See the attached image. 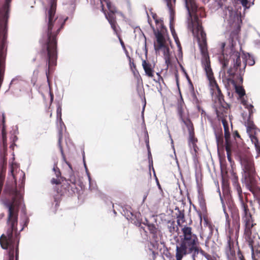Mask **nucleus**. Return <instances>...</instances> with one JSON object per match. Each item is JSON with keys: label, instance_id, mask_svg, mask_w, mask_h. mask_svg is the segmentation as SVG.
<instances>
[{"label": "nucleus", "instance_id": "obj_53", "mask_svg": "<svg viewBox=\"0 0 260 260\" xmlns=\"http://www.w3.org/2000/svg\"><path fill=\"white\" fill-rule=\"evenodd\" d=\"M152 17H153V19L155 20V22H156V23H158V21L157 19H156V18L157 17V15H156V14L155 13H153L152 12Z\"/></svg>", "mask_w": 260, "mask_h": 260}, {"label": "nucleus", "instance_id": "obj_24", "mask_svg": "<svg viewBox=\"0 0 260 260\" xmlns=\"http://www.w3.org/2000/svg\"><path fill=\"white\" fill-rule=\"evenodd\" d=\"M62 138V130L59 129L58 132V145L59 148V150L62 157V159L65 161L66 160V157L65 155L63 153V148L61 146V140Z\"/></svg>", "mask_w": 260, "mask_h": 260}, {"label": "nucleus", "instance_id": "obj_36", "mask_svg": "<svg viewBox=\"0 0 260 260\" xmlns=\"http://www.w3.org/2000/svg\"><path fill=\"white\" fill-rule=\"evenodd\" d=\"M85 171H86V173L87 174V176L88 177V181H89V188L92 190L93 189V187H92V183L91 182V178L90 176V173L89 172H88V169H87V167H86L85 168Z\"/></svg>", "mask_w": 260, "mask_h": 260}, {"label": "nucleus", "instance_id": "obj_32", "mask_svg": "<svg viewBox=\"0 0 260 260\" xmlns=\"http://www.w3.org/2000/svg\"><path fill=\"white\" fill-rule=\"evenodd\" d=\"M247 131L249 132L255 128L256 126L251 119H248L247 121Z\"/></svg>", "mask_w": 260, "mask_h": 260}, {"label": "nucleus", "instance_id": "obj_12", "mask_svg": "<svg viewBox=\"0 0 260 260\" xmlns=\"http://www.w3.org/2000/svg\"><path fill=\"white\" fill-rule=\"evenodd\" d=\"M245 223V231L247 233L248 236L249 237L248 243L249 245L251 248L252 250H253V241L250 239V235L251 234V229L254 226V224L252 223V216L243 219Z\"/></svg>", "mask_w": 260, "mask_h": 260}, {"label": "nucleus", "instance_id": "obj_16", "mask_svg": "<svg viewBox=\"0 0 260 260\" xmlns=\"http://www.w3.org/2000/svg\"><path fill=\"white\" fill-rule=\"evenodd\" d=\"M142 66L146 74L149 77H153L154 76V71L152 68L151 65L147 62L146 60H143L142 62Z\"/></svg>", "mask_w": 260, "mask_h": 260}, {"label": "nucleus", "instance_id": "obj_52", "mask_svg": "<svg viewBox=\"0 0 260 260\" xmlns=\"http://www.w3.org/2000/svg\"><path fill=\"white\" fill-rule=\"evenodd\" d=\"M148 192H146L144 196H143V201H142V203H144L145 201V200L146 199L147 196H148Z\"/></svg>", "mask_w": 260, "mask_h": 260}, {"label": "nucleus", "instance_id": "obj_40", "mask_svg": "<svg viewBox=\"0 0 260 260\" xmlns=\"http://www.w3.org/2000/svg\"><path fill=\"white\" fill-rule=\"evenodd\" d=\"M189 140L192 143H194L197 140L194 137V131L190 132V133H189Z\"/></svg>", "mask_w": 260, "mask_h": 260}, {"label": "nucleus", "instance_id": "obj_4", "mask_svg": "<svg viewBox=\"0 0 260 260\" xmlns=\"http://www.w3.org/2000/svg\"><path fill=\"white\" fill-rule=\"evenodd\" d=\"M236 45V41L232 37L229 39V48H225V43H222L221 45V53L219 55L218 59L222 67L220 72L223 73L222 76L225 75V69L230 66L227 70V74H236L241 82L247 64L253 66L255 63V60L250 54L243 53L242 56V63L240 53L235 49Z\"/></svg>", "mask_w": 260, "mask_h": 260}, {"label": "nucleus", "instance_id": "obj_47", "mask_svg": "<svg viewBox=\"0 0 260 260\" xmlns=\"http://www.w3.org/2000/svg\"><path fill=\"white\" fill-rule=\"evenodd\" d=\"M249 112V117L248 119H251V117L252 116L253 113V108H251L250 110H248Z\"/></svg>", "mask_w": 260, "mask_h": 260}, {"label": "nucleus", "instance_id": "obj_1", "mask_svg": "<svg viewBox=\"0 0 260 260\" xmlns=\"http://www.w3.org/2000/svg\"><path fill=\"white\" fill-rule=\"evenodd\" d=\"M22 173L21 183L19 184L20 190L16 187L12 188L10 190L12 201H7L4 203L5 206L8 209L7 229L6 235L2 234L0 237V244L3 249L8 250L7 260L18 259L20 232L27 225L29 221V218L25 213L23 218L22 227L20 231L18 232V212L22 199V195L20 191L24 190L25 180V174L23 172Z\"/></svg>", "mask_w": 260, "mask_h": 260}, {"label": "nucleus", "instance_id": "obj_39", "mask_svg": "<svg viewBox=\"0 0 260 260\" xmlns=\"http://www.w3.org/2000/svg\"><path fill=\"white\" fill-rule=\"evenodd\" d=\"M53 171L54 172L56 177L58 178L61 176V173L57 167H54L53 168Z\"/></svg>", "mask_w": 260, "mask_h": 260}, {"label": "nucleus", "instance_id": "obj_8", "mask_svg": "<svg viewBox=\"0 0 260 260\" xmlns=\"http://www.w3.org/2000/svg\"><path fill=\"white\" fill-rule=\"evenodd\" d=\"M222 16L224 22L227 23L226 27L229 28L237 26L240 19L239 14L232 6H224Z\"/></svg>", "mask_w": 260, "mask_h": 260}, {"label": "nucleus", "instance_id": "obj_28", "mask_svg": "<svg viewBox=\"0 0 260 260\" xmlns=\"http://www.w3.org/2000/svg\"><path fill=\"white\" fill-rule=\"evenodd\" d=\"M56 113H57V118H59V124L60 126V128H62V126L65 127V125L63 123L62 119H61V107L60 106H58L56 110Z\"/></svg>", "mask_w": 260, "mask_h": 260}, {"label": "nucleus", "instance_id": "obj_49", "mask_svg": "<svg viewBox=\"0 0 260 260\" xmlns=\"http://www.w3.org/2000/svg\"><path fill=\"white\" fill-rule=\"evenodd\" d=\"M245 107L248 110H250V109L254 108L253 106L251 104H247Z\"/></svg>", "mask_w": 260, "mask_h": 260}, {"label": "nucleus", "instance_id": "obj_5", "mask_svg": "<svg viewBox=\"0 0 260 260\" xmlns=\"http://www.w3.org/2000/svg\"><path fill=\"white\" fill-rule=\"evenodd\" d=\"M228 160L230 162H232L231 152L234 151L238 155L242 170V181L245 184L247 189L253 192V187L256 185L255 179L256 172L254 162L251 158L243 154L238 147L235 145L225 146Z\"/></svg>", "mask_w": 260, "mask_h": 260}, {"label": "nucleus", "instance_id": "obj_20", "mask_svg": "<svg viewBox=\"0 0 260 260\" xmlns=\"http://www.w3.org/2000/svg\"><path fill=\"white\" fill-rule=\"evenodd\" d=\"M161 49L162 50L166 63H170V53L169 48L165 44H164Z\"/></svg>", "mask_w": 260, "mask_h": 260}, {"label": "nucleus", "instance_id": "obj_35", "mask_svg": "<svg viewBox=\"0 0 260 260\" xmlns=\"http://www.w3.org/2000/svg\"><path fill=\"white\" fill-rule=\"evenodd\" d=\"M232 182L233 185L239 184L238 177L237 175L234 172H232Z\"/></svg>", "mask_w": 260, "mask_h": 260}, {"label": "nucleus", "instance_id": "obj_58", "mask_svg": "<svg viewBox=\"0 0 260 260\" xmlns=\"http://www.w3.org/2000/svg\"><path fill=\"white\" fill-rule=\"evenodd\" d=\"M75 5H74V4H72V9H71V12L72 14H73L75 10Z\"/></svg>", "mask_w": 260, "mask_h": 260}, {"label": "nucleus", "instance_id": "obj_43", "mask_svg": "<svg viewBox=\"0 0 260 260\" xmlns=\"http://www.w3.org/2000/svg\"><path fill=\"white\" fill-rule=\"evenodd\" d=\"M207 260H214V257L212 256V255L206 253L205 255L204 256Z\"/></svg>", "mask_w": 260, "mask_h": 260}, {"label": "nucleus", "instance_id": "obj_59", "mask_svg": "<svg viewBox=\"0 0 260 260\" xmlns=\"http://www.w3.org/2000/svg\"><path fill=\"white\" fill-rule=\"evenodd\" d=\"M254 43L258 47H260V40H255Z\"/></svg>", "mask_w": 260, "mask_h": 260}, {"label": "nucleus", "instance_id": "obj_63", "mask_svg": "<svg viewBox=\"0 0 260 260\" xmlns=\"http://www.w3.org/2000/svg\"><path fill=\"white\" fill-rule=\"evenodd\" d=\"M185 76H186L187 79L188 80V82L190 83L191 82L190 80L189 76H188L186 72H185Z\"/></svg>", "mask_w": 260, "mask_h": 260}, {"label": "nucleus", "instance_id": "obj_17", "mask_svg": "<svg viewBox=\"0 0 260 260\" xmlns=\"http://www.w3.org/2000/svg\"><path fill=\"white\" fill-rule=\"evenodd\" d=\"M214 134L215 136L217 145L223 146V137L221 129L215 130Z\"/></svg>", "mask_w": 260, "mask_h": 260}, {"label": "nucleus", "instance_id": "obj_51", "mask_svg": "<svg viewBox=\"0 0 260 260\" xmlns=\"http://www.w3.org/2000/svg\"><path fill=\"white\" fill-rule=\"evenodd\" d=\"M156 75L158 76L157 80H155V79H154V81H155L156 82H157L159 81L160 79L162 80V78L161 77L160 74L159 73H156Z\"/></svg>", "mask_w": 260, "mask_h": 260}, {"label": "nucleus", "instance_id": "obj_2", "mask_svg": "<svg viewBox=\"0 0 260 260\" xmlns=\"http://www.w3.org/2000/svg\"><path fill=\"white\" fill-rule=\"evenodd\" d=\"M57 0H50L49 8L46 9V20L47 28L43 35L41 41L42 44V54L46 59L48 69L46 71L47 81L49 74L52 72V66H56L57 58L56 36L63 27L69 17L58 18L56 15Z\"/></svg>", "mask_w": 260, "mask_h": 260}, {"label": "nucleus", "instance_id": "obj_46", "mask_svg": "<svg viewBox=\"0 0 260 260\" xmlns=\"http://www.w3.org/2000/svg\"><path fill=\"white\" fill-rule=\"evenodd\" d=\"M168 132H169V131L168 130ZM169 137L171 139V144H172V147L173 148V150H174V154H175V148H174V144H173V140L171 137V134H170V132H169Z\"/></svg>", "mask_w": 260, "mask_h": 260}, {"label": "nucleus", "instance_id": "obj_25", "mask_svg": "<svg viewBox=\"0 0 260 260\" xmlns=\"http://www.w3.org/2000/svg\"><path fill=\"white\" fill-rule=\"evenodd\" d=\"M180 120L184 123L186 126L188 133H190V132L193 131V124L189 119L185 120L183 117L180 118Z\"/></svg>", "mask_w": 260, "mask_h": 260}, {"label": "nucleus", "instance_id": "obj_54", "mask_svg": "<svg viewBox=\"0 0 260 260\" xmlns=\"http://www.w3.org/2000/svg\"><path fill=\"white\" fill-rule=\"evenodd\" d=\"M233 136L235 138L236 137H237V138H240V135L239 134V133H238L237 131H235L234 134H233Z\"/></svg>", "mask_w": 260, "mask_h": 260}, {"label": "nucleus", "instance_id": "obj_62", "mask_svg": "<svg viewBox=\"0 0 260 260\" xmlns=\"http://www.w3.org/2000/svg\"><path fill=\"white\" fill-rule=\"evenodd\" d=\"M185 76H186L187 79L188 80V82L190 83L191 82L190 80L189 76H188L186 72H185Z\"/></svg>", "mask_w": 260, "mask_h": 260}, {"label": "nucleus", "instance_id": "obj_15", "mask_svg": "<svg viewBox=\"0 0 260 260\" xmlns=\"http://www.w3.org/2000/svg\"><path fill=\"white\" fill-rule=\"evenodd\" d=\"M225 252L228 260H231L235 255V251L233 249V245L230 241L228 242L225 249Z\"/></svg>", "mask_w": 260, "mask_h": 260}, {"label": "nucleus", "instance_id": "obj_34", "mask_svg": "<svg viewBox=\"0 0 260 260\" xmlns=\"http://www.w3.org/2000/svg\"><path fill=\"white\" fill-rule=\"evenodd\" d=\"M184 211H179L178 213H176V218L177 219L181 220L182 222L184 221Z\"/></svg>", "mask_w": 260, "mask_h": 260}, {"label": "nucleus", "instance_id": "obj_9", "mask_svg": "<svg viewBox=\"0 0 260 260\" xmlns=\"http://www.w3.org/2000/svg\"><path fill=\"white\" fill-rule=\"evenodd\" d=\"M122 214L132 223L143 229V227L141 226L140 217L141 215L140 212H134L129 206L126 205L122 208Z\"/></svg>", "mask_w": 260, "mask_h": 260}, {"label": "nucleus", "instance_id": "obj_44", "mask_svg": "<svg viewBox=\"0 0 260 260\" xmlns=\"http://www.w3.org/2000/svg\"><path fill=\"white\" fill-rule=\"evenodd\" d=\"M52 184H59L60 183V182L57 179L52 178L51 181Z\"/></svg>", "mask_w": 260, "mask_h": 260}, {"label": "nucleus", "instance_id": "obj_48", "mask_svg": "<svg viewBox=\"0 0 260 260\" xmlns=\"http://www.w3.org/2000/svg\"><path fill=\"white\" fill-rule=\"evenodd\" d=\"M198 254L200 253L203 256H204L205 254L206 253L204 250H203L202 249H199L198 247Z\"/></svg>", "mask_w": 260, "mask_h": 260}, {"label": "nucleus", "instance_id": "obj_10", "mask_svg": "<svg viewBox=\"0 0 260 260\" xmlns=\"http://www.w3.org/2000/svg\"><path fill=\"white\" fill-rule=\"evenodd\" d=\"M166 3L168 8L169 9L170 11V28L172 33V35L174 38V39L175 40V42L177 46V47L178 48V51L179 52L182 53L181 51V44L180 43L179 38H178V36L176 33L174 25H173V21H174V14L175 12L174 10L172 9V4L170 0H166Z\"/></svg>", "mask_w": 260, "mask_h": 260}, {"label": "nucleus", "instance_id": "obj_19", "mask_svg": "<svg viewBox=\"0 0 260 260\" xmlns=\"http://www.w3.org/2000/svg\"><path fill=\"white\" fill-rule=\"evenodd\" d=\"M224 128V138L225 140V146H231V145H234L231 142L230 140V133L228 129V128H227L223 121H222Z\"/></svg>", "mask_w": 260, "mask_h": 260}, {"label": "nucleus", "instance_id": "obj_6", "mask_svg": "<svg viewBox=\"0 0 260 260\" xmlns=\"http://www.w3.org/2000/svg\"><path fill=\"white\" fill-rule=\"evenodd\" d=\"M183 238L181 237L180 243L176 246L177 255L179 258L181 256L180 253H185L186 245L189 249L193 247V243H196V237L192 234L191 228L189 226H184L182 229Z\"/></svg>", "mask_w": 260, "mask_h": 260}, {"label": "nucleus", "instance_id": "obj_23", "mask_svg": "<svg viewBox=\"0 0 260 260\" xmlns=\"http://www.w3.org/2000/svg\"><path fill=\"white\" fill-rule=\"evenodd\" d=\"M233 218V226H235L236 230L237 231H239L240 229V217L238 214L235 213L233 214L232 213V215Z\"/></svg>", "mask_w": 260, "mask_h": 260}, {"label": "nucleus", "instance_id": "obj_64", "mask_svg": "<svg viewBox=\"0 0 260 260\" xmlns=\"http://www.w3.org/2000/svg\"><path fill=\"white\" fill-rule=\"evenodd\" d=\"M181 220H179V219H177V225L179 226H181Z\"/></svg>", "mask_w": 260, "mask_h": 260}, {"label": "nucleus", "instance_id": "obj_27", "mask_svg": "<svg viewBox=\"0 0 260 260\" xmlns=\"http://www.w3.org/2000/svg\"><path fill=\"white\" fill-rule=\"evenodd\" d=\"M184 102L183 101L178 103L177 106V111L180 119L183 117Z\"/></svg>", "mask_w": 260, "mask_h": 260}, {"label": "nucleus", "instance_id": "obj_37", "mask_svg": "<svg viewBox=\"0 0 260 260\" xmlns=\"http://www.w3.org/2000/svg\"><path fill=\"white\" fill-rule=\"evenodd\" d=\"M239 1L242 5L245 8V9H248L250 7L251 4L250 3L248 5V0H238Z\"/></svg>", "mask_w": 260, "mask_h": 260}, {"label": "nucleus", "instance_id": "obj_30", "mask_svg": "<svg viewBox=\"0 0 260 260\" xmlns=\"http://www.w3.org/2000/svg\"><path fill=\"white\" fill-rule=\"evenodd\" d=\"M145 221H146L147 226L148 227V229L149 232L152 234H155L156 233V229L155 226L153 223H149L147 219H145Z\"/></svg>", "mask_w": 260, "mask_h": 260}, {"label": "nucleus", "instance_id": "obj_26", "mask_svg": "<svg viewBox=\"0 0 260 260\" xmlns=\"http://www.w3.org/2000/svg\"><path fill=\"white\" fill-rule=\"evenodd\" d=\"M200 207L201 208L202 211H206V205L205 200L204 197L202 196H200L198 198Z\"/></svg>", "mask_w": 260, "mask_h": 260}, {"label": "nucleus", "instance_id": "obj_42", "mask_svg": "<svg viewBox=\"0 0 260 260\" xmlns=\"http://www.w3.org/2000/svg\"><path fill=\"white\" fill-rule=\"evenodd\" d=\"M237 255L239 259L238 260H245L241 251L239 249L238 251Z\"/></svg>", "mask_w": 260, "mask_h": 260}, {"label": "nucleus", "instance_id": "obj_7", "mask_svg": "<svg viewBox=\"0 0 260 260\" xmlns=\"http://www.w3.org/2000/svg\"><path fill=\"white\" fill-rule=\"evenodd\" d=\"M100 2L102 11L104 13L106 19L111 25L114 32L117 35L118 29L116 26L115 13L117 10L109 0H97Z\"/></svg>", "mask_w": 260, "mask_h": 260}, {"label": "nucleus", "instance_id": "obj_18", "mask_svg": "<svg viewBox=\"0 0 260 260\" xmlns=\"http://www.w3.org/2000/svg\"><path fill=\"white\" fill-rule=\"evenodd\" d=\"M240 201L241 203V208L243 212V219L251 217V214L249 212L248 206L244 203L243 199H242V200Z\"/></svg>", "mask_w": 260, "mask_h": 260}, {"label": "nucleus", "instance_id": "obj_56", "mask_svg": "<svg viewBox=\"0 0 260 260\" xmlns=\"http://www.w3.org/2000/svg\"><path fill=\"white\" fill-rule=\"evenodd\" d=\"M39 73V70L38 69H36L34 71V73H33V76L34 77H37L38 74Z\"/></svg>", "mask_w": 260, "mask_h": 260}, {"label": "nucleus", "instance_id": "obj_22", "mask_svg": "<svg viewBox=\"0 0 260 260\" xmlns=\"http://www.w3.org/2000/svg\"><path fill=\"white\" fill-rule=\"evenodd\" d=\"M66 163L68 164L70 169L69 172V178L68 180L71 183L75 184L76 183V178L74 173H73L71 165L67 162H66Z\"/></svg>", "mask_w": 260, "mask_h": 260}, {"label": "nucleus", "instance_id": "obj_21", "mask_svg": "<svg viewBox=\"0 0 260 260\" xmlns=\"http://www.w3.org/2000/svg\"><path fill=\"white\" fill-rule=\"evenodd\" d=\"M220 200H221V202L222 203V207L223 210V212H224V213L225 215V227L226 228L230 229V226H231V224H230V219L229 218V216L226 211L225 205L223 202V200L222 198L220 197Z\"/></svg>", "mask_w": 260, "mask_h": 260}, {"label": "nucleus", "instance_id": "obj_3", "mask_svg": "<svg viewBox=\"0 0 260 260\" xmlns=\"http://www.w3.org/2000/svg\"><path fill=\"white\" fill-rule=\"evenodd\" d=\"M185 8L187 11L188 20L189 21L188 26L192 33L196 38L201 53L204 55L202 60L207 77L209 81L210 85L213 88L217 87L218 84L215 80L212 72L209 56L207 55L206 35L203 30L201 22L198 17V7L195 0H183Z\"/></svg>", "mask_w": 260, "mask_h": 260}, {"label": "nucleus", "instance_id": "obj_50", "mask_svg": "<svg viewBox=\"0 0 260 260\" xmlns=\"http://www.w3.org/2000/svg\"><path fill=\"white\" fill-rule=\"evenodd\" d=\"M146 146H147V150H148V155H151V152H150V147H149V142L148 141H146Z\"/></svg>", "mask_w": 260, "mask_h": 260}, {"label": "nucleus", "instance_id": "obj_41", "mask_svg": "<svg viewBox=\"0 0 260 260\" xmlns=\"http://www.w3.org/2000/svg\"><path fill=\"white\" fill-rule=\"evenodd\" d=\"M215 88L217 91L218 99L219 100H220L221 99L223 98V95L222 94L221 91L218 85L217 86V87H216Z\"/></svg>", "mask_w": 260, "mask_h": 260}, {"label": "nucleus", "instance_id": "obj_61", "mask_svg": "<svg viewBox=\"0 0 260 260\" xmlns=\"http://www.w3.org/2000/svg\"><path fill=\"white\" fill-rule=\"evenodd\" d=\"M242 103L244 106H245L247 104H248V102L245 100L242 101Z\"/></svg>", "mask_w": 260, "mask_h": 260}, {"label": "nucleus", "instance_id": "obj_29", "mask_svg": "<svg viewBox=\"0 0 260 260\" xmlns=\"http://www.w3.org/2000/svg\"><path fill=\"white\" fill-rule=\"evenodd\" d=\"M234 189L237 191L240 200L243 199L242 188L239 184L233 185Z\"/></svg>", "mask_w": 260, "mask_h": 260}, {"label": "nucleus", "instance_id": "obj_11", "mask_svg": "<svg viewBox=\"0 0 260 260\" xmlns=\"http://www.w3.org/2000/svg\"><path fill=\"white\" fill-rule=\"evenodd\" d=\"M227 80L231 83L234 87L236 92L238 94L240 98H242L245 94V91L244 88L240 86V84H242L243 81H240L238 75L234 74V75H229Z\"/></svg>", "mask_w": 260, "mask_h": 260}, {"label": "nucleus", "instance_id": "obj_14", "mask_svg": "<svg viewBox=\"0 0 260 260\" xmlns=\"http://www.w3.org/2000/svg\"><path fill=\"white\" fill-rule=\"evenodd\" d=\"M154 34L157 43V45H154V49L156 53H157L162 47H163V45L165 44V40L163 35L160 31L158 30L157 32H155Z\"/></svg>", "mask_w": 260, "mask_h": 260}, {"label": "nucleus", "instance_id": "obj_45", "mask_svg": "<svg viewBox=\"0 0 260 260\" xmlns=\"http://www.w3.org/2000/svg\"><path fill=\"white\" fill-rule=\"evenodd\" d=\"M5 115L4 113H2V124L3 126V128H5Z\"/></svg>", "mask_w": 260, "mask_h": 260}, {"label": "nucleus", "instance_id": "obj_33", "mask_svg": "<svg viewBox=\"0 0 260 260\" xmlns=\"http://www.w3.org/2000/svg\"><path fill=\"white\" fill-rule=\"evenodd\" d=\"M252 143L254 145L256 150L260 151V145L258 144V139L255 136L251 137Z\"/></svg>", "mask_w": 260, "mask_h": 260}, {"label": "nucleus", "instance_id": "obj_38", "mask_svg": "<svg viewBox=\"0 0 260 260\" xmlns=\"http://www.w3.org/2000/svg\"><path fill=\"white\" fill-rule=\"evenodd\" d=\"M225 0H215V6L217 7V9H219L223 6V2Z\"/></svg>", "mask_w": 260, "mask_h": 260}, {"label": "nucleus", "instance_id": "obj_57", "mask_svg": "<svg viewBox=\"0 0 260 260\" xmlns=\"http://www.w3.org/2000/svg\"><path fill=\"white\" fill-rule=\"evenodd\" d=\"M83 163H84V168H85L86 167H87V166H86L85 161V154H84V151L83 153Z\"/></svg>", "mask_w": 260, "mask_h": 260}, {"label": "nucleus", "instance_id": "obj_55", "mask_svg": "<svg viewBox=\"0 0 260 260\" xmlns=\"http://www.w3.org/2000/svg\"><path fill=\"white\" fill-rule=\"evenodd\" d=\"M118 38H119V41H120V44L121 45V46L123 47V48H124V42H123V41L121 40V39L120 38V37L119 36H118Z\"/></svg>", "mask_w": 260, "mask_h": 260}, {"label": "nucleus", "instance_id": "obj_60", "mask_svg": "<svg viewBox=\"0 0 260 260\" xmlns=\"http://www.w3.org/2000/svg\"><path fill=\"white\" fill-rule=\"evenodd\" d=\"M145 219H146V218H145V219H144V221H143V220H142V219L140 218L141 225L142 224H144V225H147L146 221H145Z\"/></svg>", "mask_w": 260, "mask_h": 260}, {"label": "nucleus", "instance_id": "obj_13", "mask_svg": "<svg viewBox=\"0 0 260 260\" xmlns=\"http://www.w3.org/2000/svg\"><path fill=\"white\" fill-rule=\"evenodd\" d=\"M186 246V249H185V253L183 254V253H180V254H181V256H180V258H179V257H178L177 249H176V260H182L183 257L184 255H186V254H187L188 253H192V255H191L192 258L195 259L196 257L197 256V255L198 254V247H197L196 246V243H193V247L192 248H191V249H189L187 245Z\"/></svg>", "mask_w": 260, "mask_h": 260}, {"label": "nucleus", "instance_id": "obj_31", "mask_svg": "<svg viewBox=\"0 0 260 260\" xmlns=\"http://www.w3.org/2000/svg\"><path fill=\"white\" fill-rule=\"evenodd\" d=\"M168 223V229L170 233H173L176 230V229H178V228L175 226V221L174 220L169 221Z\"/></svg>", "mask_w": 260, "mask_h": 260}]
</instances>
